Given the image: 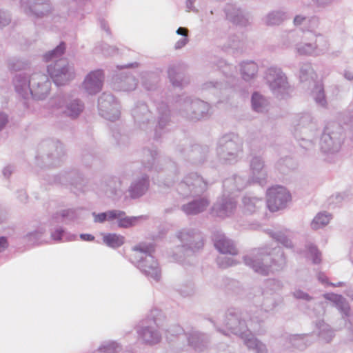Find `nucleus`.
Returning <instances> with one entry per match:
<instances>
[{"mask_svg": "<svg viewBox=\"0 0 353 353\" xmlns=\"http://www.w3.org/2000/svg\"><path fill=\"white\" fill-rule=\"evenodd\" d=\"M263 319L248 311L236 307L228 309L223 323L231 333L239 336L248 349L255 353H268L266 345L259 341L254 333L258 332Z\"/></svg>", "mask_w": 353, "mask_h": 353, "instance_id": "1", "label": "nucleus"}, {"mask_svg": "<svg viewBox=\"0 0 353 353\" xmlns=\"http://www.w3.org/2000/svg\"><path fill=\"white\" fill-rule=\"evenodd\" d=\"M243 261L255 272L263 276L281 271L287 264L284 252L280 247L254 249L243 256Z\"/></svg>", "mask_w": 353, "mask_h": 353, "instance_id": "2", "label": "nucleus"}, {"mask_svg": "<svg viewBox=\"0 0 353 353\" xmlns=\"http://www.w3.org/2000/svg\"><path fill=\"white\" fill-rule=\"evenodd\" d=\"M13 85L16 92L25 101L30 98L43 100L50 89L51 83L48 75L42 72H35L31 76L26 73L17 74L13 79ZM24 106L28 107L24 101Z\"/></svg>", "mask_w": 353, "mask_h": 353, "instance_id": "3", "label": "nucleus"}, {"mask_svg": "<svg viewBox=\"0 0 353 353\" xmlns=\"http://www.w3.org/2000/svg\"><path fill=\"white\" fill-rule=\"evenodd\" d=\"M130 259L137 268L148 279L158 282L161 276L159 263L154 259L153 243H141L132 248Z\"/></svg>", "mask_w": 353, "mask_h": 353, "instance_id": "4", "label": "nucleus"}, {"mask_svg": "<svg viewBox=\"0 0 353 353\" xmlns=\"http://www.w3.org/2000/svg\"><path fill=\"white\" fill-rule=\"evenodd\" d=\"M181 244L173 251V258L182 262L185 258L192 256L203 250L204 246L203 234L196 229H183L176 235Z\"/></svg>", "mask_w": 353, "mask_h": 353, "instance_id": "5", "label": "nucleus"}, {"mask_svg": "<svg viewBox=\"0 0 353 353\" xmlns=\"http://www.w3.org/2000/svg\"><path fill=\"white\" fill-rule=\"evenodd\" d=\"M243 140L238 134L229 133L218 141L216 154L219 159L226 163H236L243 152Z\"/></svg>", "mask_w": 353, "mask_h": 353, "instance_id": "6", "label": "nucleus"}, {"mask_svg": "<svg viewBox=\"0 0 353 353\" xmlns=\"http://www.w3.org/2000/svg\"><path fill=\"white\" fill-rule=\"evenodd\" d=\"M65 154L64 146L59 141L46 140L39 146L36 159L41 167L57 166Z\"/></svg>", "mask_w": 353, "mask_h": 353, "instance_id": "7", "label": "nucleus"}, {"mask_svg": "<svg viewBox=\"0 0 353 353\" xmlns=\"http://www.w3.org/2000/svg\"><path fill=\"white\" fill-rule=\"evenodd\" d=\"M209 184L204 178L197 172L186 174L177 184L176 191L183 198L208 195L206 192Z\"/></svg>", "mask_w": 353, "mask_h": 353, "instance_id": "8", "label": "nucleus"}, {"mask_svg": "<svg viewBox=\"0 0 353 353\" xmlns=\"http://www.w3.org/2000/svg\"><path fill=\"white\" fill-rule=\"evenodd\" d=\"M343 141L341 128L336 123H327L320 138V150L325 154H334L339 151Z\"/></svg>", "mask_w": 353, "mask_h": 353, "instance_id": "9", "label": "nucleus"}, {"mask_svg": "<svg viewBox=\"0 0 353 353\" xmlns=\"http://www.w3.org/2000/svg\"><path fill=\"white\" fill-rule=\"evenodd\" d=\"M297 52L301 55L319 56L328 49L327 39L321 34L308 32L303 37V41L296 45Z\"/></svg>", "mask_w": 353, "mask_h": 353, "instance_id": "10", "label": "nucleus"}, {"mask_svg": "<svg viewBox=\"0 0 353 353\" xmlns=\"http://www.w3.org/2000/svg\"><path fill=\"white\" fill-rule=\"evenodd\" d=\"M265 79L276 97L283 99L288 95L290 85L281 68L276 66L268 68L265 73Z\"/></svg>", "mask_w": 353, "mask_h": 353, "instance_id": "11", "label": "nucleus"}, {"mask_svg": "<svg viewBox=\"0 0 353 353\" xmlns=\"http://www.w3.org/2000/svg\"><path fill=\"white\" fill-rule=\"evenodd\" d=\"M52 105L71 119H77L85 109L82 100L68 94H58L52 99Z\"/></svg>", "mask_w": 353, "mask_h": 353, "instance_id": "12", "label": "nucleus"}, {"mask_svg": "<svg viewBox=\"0 0 353 353\" xmlns=\"http://www.w3.org/2000/svg\"><path fill=\"white\" fill-rule=\"evenodd\" d=\"M47 71L54 83L59 86L65 85L75 77L74 66L66 59H59L50 64Z\"/></svg>", "mask_w": 353, "mask_h": 353, "instance_id": "13", "label": "nucleus"}, {"mask_svg": "<svg viewBox=\"0 0 353 353\" xmlns=\"http://www.w3.org/2000/svg\"><path fill=\"white\" fill-rule=\"evenodd\" d=\"M176 151L191 163L201 165L206 161L210 150L208 145H190L188 140H184L177 145Z\"/></svg>", "mask_w": 353, "mask_h": 353, "instance_id": "14", "label": "nucleus"}, {"mask_svg": "<svg viewBox=\"0 0 353 353\" xmlns=\"http://www.w3.org/2000/svg\"><path fill=\"white\" fill-rule=\"evenodd\" d=\"M161 314V312L154 309L151 310L150 314L148 316L149 320L152 321V323L148 325H143L137 330L139 339L142 341L150 345L157 344L161 339V335L157 330V327H159V319L157 316Z\"/></svg>", "mask_w": 353, "mask_h": 353, "instance_id": "15", "label": "nucleus"}, {"mask_svg": "<svg viewBox=\"0 0 353 353\" xmlns=\"http://www.w3.org/2000/svg\"><path fill=\"white\" fill-rule=\"evenodd\" d=\"M99 114L105 119L117 120L120 117V105L112 93L103 92L98 99Z\"/></svg>", "mask_w": 353, "mask_h": 353, "instance_id": "16", "label": "nucleus"}, {"mask_svg": "<svg viewBox=\"0 0 353 353\" xmlns=\"http://www.w3.org/2000/svg\"><path fill=\"white\" fill-rule=\"evenodd\" d=\"M290 199V192L283 186L276 185L267 191V206L272 212L285 208Z\"/></svg>", "mask_w": 353, "mask_h": 353, "instance_id": "17", "label": "nucleus"}, {"mask_svg": "<svg viewBox=\"0 0 353 353\" xmlns=\"http://www.w3.org/2000/svg\"><path fill=\"white\" fill-rule=\"evenodd\" d=\"M318 130L316 120L310 113H303L298 116L294 126V136L299 139L301 136L308 138H314Z\"/></svg>", "mask_w": 353, "mask_h": 353, "instance_id": "18", "label": "nucleus"}, {"mask_svg": "<svg viewBox=\"0 0 353 353\" xmlns=\"http://www.w3.org/2000/svg\"><path fill=\"white\" fill-rule=\"evenodd\" d=\"M21 5L26 15L35 18L45 17L52 12L50 0H21Z\"/></svg>", "mask_w": 353, "mask_h": 353, "instance_id": "19", "label": "nucleus"}, {"mask_svg": "<svg viewBox=\"0 0 353 353\" xmlns=\"http://www.w3.org/2000/svg\"><path fill=\"white\" fill-rule=\"evenodd\" d=\"M250 179L254 183L263 185L266 183L268 170L264 158L262 155L254 152L250 154Z\"/></svg>", "mask_w": 353, "mask_h": 353, "instance_id": "20", "label": "nucleus"}, {"mask_svg": "<svg viewBox=\"0 0 353 353\" xmlns=\"http://www.w3.org/2000/svg\"><path fill=\"white\" fill-rule=\"evenodd\" d=\"M236 208V201L232 195L223 192L221 197L219 198L214 203L211 214L221 219L231 216Z\"/></svg>", "mask_w": 353, "mask_h": 353, "instance_id": "21", "label": "nucleus"}, {"mask_svg": "<svg viewBox=\"0 0 353 353\" xmlns=\"http://www.w3.org/2000/svg\"><path fill=\"white\" fill-rule=\"evenodd\" d=\"M168 75L174 87L183 88L190 83V78L186 75V66L183 63L170 65L168 69Z\"/></svg>", "mask_w": 353, "mask_h": 353, "instance_id": "22", "label": "nucleus"}, {"mask_svg": "<svg viewBox=\"0 0 353 353\" xmlns=\"http://www.w3.org/2000/svg\"><path fill=\"white\" fill-rule=\"evenodd\" d=\"M185 105L192 109V112H184L186 119L190 121H197L210 116V104L204 101L194 98L193 103L188 101Z\"/></svg>", "mask_w": 353, "mask_h": 353, "instance_id": "23", "label": "nucleus"}, {"mask_svg": "<svg viewBox=\"0 0 353 353\" xmlns=\"http://www.w3.org/2000/svg\"><path fill=\"white\" fill-rule=\"evenodd\" d=\"M226 18L232 23L241 27L250 24V15L248 12L236 7L234 4L228 3L224 8Z\"/></svg>", "mask_w": 353, "mask_h": 353, "instance_id": "24", "label": "nucleus"}, {"mask_svg": "<svg viewBox=\"0 0 353 353\" xmlns=\"http://www.w3.org/2000/svg\"><path fill=\"white\" fill-rule=\"evenodd\" d=\"M150 187L149 176L146 174H141L134 178L128 187L129 196L132 199L143 196L148 192Z\"/></svg>", "mask_w": 353, "mask_h": 353, "instance_id": "25", "label": "nucleus"}, {"mask_svg": "<svg viewBox=\"0 0 353 353\" xmlns=\"http://www.w3.org/2000/svg\"><path fill=\"white\" fill-rule=\"evenodd\" d=\"M103 83V72L101 70H97L90 72L86 76L83 83V88L88 94L93 95L101 90Z\"/></svg>", "mask_w": 353, "mask_h": 353, "instance_id": "26", "label": "nucleus"}, {"mask_svg": "<svg viewBox=\"0 0 353 353\" xmlns=\"http://www.w3.org/2000/svg\"><path fill=\"white\" fill-rule=\"evenodd\" d=\"M212 240L215 248L220 253L230 254L232 256L238 254V250L236 245L232 240L227 238L221 232H214L212 234Z\"/></svg>", "mask_w": 353, "mask_h": 353, "instance_id": "27", "label": "nucleus"}, {"mask_svg": "<svg viewBox=\"0 0 353 353\" xmlns=\"http://www.w3.org/2000/svg\"><path fill=\"white\" fill-rule=\"evenodd\" d=\"M193 199L181 206V210L187 215H196L204 212L210 203L208 195L191 196Z\"/></svg>", "mask_w": 353, "mask_h": 353, "instance_id": "28", "label": "nucleus"}, {"mask_svg": "<svg viewBox=\"0 0 353 353\" xmlns=\"http://www.w3.org/2000/svg\"><path fill=\"white\" fill-rule=\"evenodd\" d=\"M132 116L134 122L141 128L153 121L152 113L148 105L142 101L137 102L132 110Z\"/></svg>", "mask_w": 353, "mask_h": 353, "instance_id": "29", "label": "nucleus"}, {"mask_svg": "<svg viewBox=\"0 0 353 353\" xmlns=\"http://www.w3.org/2000/svg\"><path fill=\"white\" fill-rule=\"evenodd\" d=\"M137 85V79L130 73L121 72L113 77V88L115 90L129 92L134 90Z\"/></svg>", "mask_w": 353, "mask_h": 353, "instance_id": "30", "label": "nucleus"}, {"mask_svg": "<svg viewBox=\"0 0 353 353\" xmlns=\"http://www.w3.org/2000/svg\"><path fill=\"white\" fill-rule=\"evenodd\" d=\"M83 175L75 169L63 171L54 176V182L61 185L77 186L83 182Z\"/></svg>", "mask_w": 353, "mask_h": 353, "instance_id": "31", "label": "nucleus"}, {"mask_svg": "<svg viewBox=\"0 0 353 353\" xmlns=\"http://www.w3.org/2000/svg\"><path fill=\"white\" fill-rule=\"evenodd\" d=\"M188 344L196 351H203L210 343V337L197 330H192L186 334Z\"/></svg>", "mask_w": 353, "mask_h": 353, "instance_id": "32", "label": "nucleus"}, {"mask_svg": "<svg viewBox=\"0 0 353 353\" xmlns=\"http://www.w3.org/2000/svg\"><path fill=\"white\" fill-rule=\"evenodd\" d=\"M222 50L233 54L242 53L245 48V41L242 36L233 34L221 46Z\"/></svg>", "mask_w": 353, "mask_h": 353, "instance_id": "33", "label": "nucleus"}, {"mask_svg": "<svg viewBox=\"0 0 353 353\" xmlns=\"http://www.w3.org/2000/svg\"><path fill=\"white\" fill-rule=\"evenodd\" d=\"M121 182L117 177L110 176L105 179L101 188L105 194L111 199H115L121 195Z\"/></svg>", "mask_w": 353, "mask_h": 353, "instance_id": "34", "label": "nucleus"}, {"mask_svg": "<svg viewBox=\"0 0 353 353\" xmlns=\"http://www.w3.org/2000/svg\"><path fill=\"white\" fill-rule=\"evenodd\" d=\"M158 123L155 129V139H159L161 136L159 130H163L170 123V112L167 103L161 102L157 107Z\"/></svg>", "mask_w": 353, "mask_h": 353, "instance_id": "35", "label": "nucleus"}, {"mask_svg": "<svg viewBox=\"0 0 353 353\" xmlns=\"http://www.w3.org/2000/svg\"><path fill=\"white\" fill-rule=\"evenodd\" d=\"M242 203L245 212L249 214L256 212L264 205L261 198L252 194H245L242 199Z\"/></svg>", "mask_w": 353, "mask_h": 353, "instance_id": "36", "label": "nucleus"}, {"mask_svg": "<svg viewBox=\"0 0 353 353\" xmlns=\"http://www.w3.org/2000/svg\"><path fill=\"white\" fill-rule=\"evenodd\" d=\"M246 185V181L238 175L225 179L223 182V188L225 193L232 195L235 192L241 191Z\"/></svg>", "mask_w": 353, "mask_h": 353, "instance_id": "37", "label": "nucleus"}, {"mask_svg": "<svg viewBox=\"0 0 353 353\" xmlns=\"http://www.w3.org/2000/svg\"><path fill=\"white\" fill-rule=\"evenodd\" d=\"M290 18V14L282 10H273L268 13L263 21L268 26H279L283 21Z\"/></svg>", "mask_w": 353, "mask_h": 353, "instance_id": "38", "label": "nucleus"}, {"mask_svg": "<svg viewBox=\"0 0 353 353\" xmlns=\"http://www.w3.org/2000/svg\"><path fill=\"white\" fill-rule=\"evenodd\" d=\"M114 215V221L117 220V225L121 228L132 227L139 220L143 219V216H128L124 211L120 210H116Z\"/></svg>", "mask_w": 353, "mask_h": 353, "instance_id": "39", "label": "nucleus"}, {"mask_svg": "<svg viewBox=\"0 0 353 353\" xmlns=\"http://www.w3.org/2000/svg\"><path fill=\"white\" fill-rule=\"evenodd\" d=\"M298 168L297 161L291 157H285L279 159L276 164L275 168L281 174H286Z\"/></svg>", "mask_w": 353, "mask_h": 353, "instance_id": "40", "label": "nucleus"}, {"mask_svg": "<svg viewBox=\"0 0 353 353\" xmlns=\"http://www.w3.org/2000/svg\"><path fill=\"white\" fill-rule=\"evenodd\" d=\"M240 71L242 78L249 81L254 79L258 72L257 64L252 61H243L240 65Z\"/></svg>", "mask_w": 353, "mask_h": 353, "instance_id": "41", "label": "nucleus"}, {"mask_svg": "<svg viewBox=\"0 0 353 353\" xmlns=\"http://www.w3.org/2000/svg\"><path fill=\"white\" fill-rule=\"evenodd\" d=\"M307 334H292L286 337L288 347H294L299 350H305L310 343L306 338Z\"/></svg>", "mask_w": 353, "mask_h": 353, "instance_id": "42", "label": "nucleus"}, {"mask_svg": "<svg viewBox=\"0 0 353 353\" xmlns=\"http://www.w3.org/2000/svg\"><path fill=\"white\" fill-rule=\"evenodd\" d=\"M158 152L154 146L152 148H144L142 150V163L148 168L153 169L157 159Z\"/></svg>", "mask_w": 353, "mask_h": 353, "instance_id": "43", "label": "nucleus"}, {"mask_svg": "<svg viewBox=\"0 0 353 353\" xmlns=\"http://www.w3.org/2000/svg\"><path fill=\"white\" fill-rule=\"evenodd\" d=\"M251 104L254 111L263 113L268 110L269 102L264 96L258 92H254L252 94Z\"/></svg>", "mask_w": 353, "mask_h": 353, "instance_id": "44", "label": "nucleus"}, {"mask_svg": "<svg viewBox=\"0 0 353 353\" xmlns=\"http://www.w3.org/2000/svg\"><path fill=\"white\" fill-rule=\"evenodd\" d=\"M227 88V85L220 81L210 80L203 83L201 85V90L203 92H209L212 94L217 95L221 90Z\"/></svg>", "mask_w": 353, "mask_h": 353, "instance_id": "45", "label": "nucleus"}, {"mask_svg": "<svg viewBox=\"0 0 353 353\" xmlns=\"http://www.w3.org/2000/svg\"><path fill=\"white\" fill-rule=\"evenodd\" d=\"M141 82L147 90H154L157 87L159 77L154 72H144L141 76Z\"/></svg>", "mask_w": 353, "mask_h": 353, "instance_id": "46", "label": "nucleus"}, {"mask_svg": "<svg viewBox=\"0 0 353 353\" xmlns=\"http://www.w3.org/2000/svg\"><path fill=\"white\" fill-rule=\"evenodd\" d=\"M124 236L115 233H108L103 235V241L108 247L117 248L124 243Z\"/></svg>", "mask_w": 353, "mask_h": 353, "instance_id": "47", "label": "nucleus"}, {"mask_svg": "<svg viewBox=\"0 0 353 353\" xmlns=\"http://www.w3.org/2000/svg\"><path fill=\"white\" fill-rule=\"evenodd\" d=\"M312 94L316 103L322 108H326L327 103L325 98L324 88L322 84L316 83L312 92Z\"/></svg>", "mask_w": 353, "mask_h": 353, "instance_id": "48", "label": "nucleus"}, {"mask_svg": "<svg viewBox=\"0 0 353 353\" xmlns=\"http://www.w3.org/2000/svg\"><path fill=\"white\" fill-rule=\"evenodd\" d=\"M276 294L269 293L268 291L263 293V301L261 305L262 309L265 312L273 310L278 305Z\"/></svg>", "mask_w": 353, "mask_h": 353, "instance_id": "49", "label": "nucleus"}, {"mask_svg": "<svg viewBox=\"0 0 353 353\" xmlns=\"http://www.w3.org/2000/svg\"><path fill=\"white\" fill-rule=\"evenodd\" d=\"M188 101H190L192 103L194 102V98L181 95L179 96L176 101V108L179 112V114L182 117L186 119V116L185 115V112H192V109L190 106H187L186 103Z\"/></svg>", "mask_w": 353, "mask_h": 353, "instance_id": "50", "label": "nucleus"}, {"mask_svg": "<svg viewBox=\"0 0 353 353\" xmlns=\"http://www.w3.org/2000/svg\"><path fill=\"white\" fill-rule=\"evenodd\" d=\"M50 236L54 241H61L65 239L66 241H73L76 239V235L67 234L63 228L59 226L54 229L50 230Z\"/></svg>", "mask_w": 353, "mask_h": 353, "instance_id": "51", "label": "nucleus"}, {"mask_svg": "<svg viewBox=\"0 0 353 353\" xmlns=\"http://www.w3.org/2000/svg\"><path fill=\"white\" fill-rule=\"evenodd\" d=\"M66 44L61 41L56 48L47 52L43 57V60L46 62L50 61H57V58L61 57L65 52Z\"/></svg>", "mask_w": 353, "mask_h": 353, "instance_id": "52", "label": "nucleus"}, {"mask_svg": "<svg viewBox=\"0 0 353 353\" xmlns=\"http://www.w3.org/2000/svg\"><path fill=\"white\" fill-rule=\"evenodd\" d=\"M319 329V336L325 342H330L334 336V330L323 321H319L316 324Z\"/></svg>", "mask_w": 353, "mask_h": 353, "instance_id": "53", "label": "nucleus"}, {"mask_svg": "<svg viewBox=\"0 0 353 353\" xmlns=\"http://www.w3.org/2000/svg\"><path fill=\"white\" fill-rule=\"evenodd\" d=\"M316 77L315 72L310 63H303L300 65L299 79L301 81H307L314 79Z\"/></svg>", "mask_w": 353, "mask_h": 353, "instance_id": "54", "label": "nucleus"}, {"mask_svg": "<svg viewBox=\"0 0 353 353\" xmlns=\"http://www.w3.org/2000/svg\"><path fill=\"white\" fill-rule=\"evenodd\" d=\"M332 219V215L326 212H319L314 218L311 223V227L314 230H318L319 228L326 225Z\"/></svg>", "mask_w": 353, "mask_h": 353, "instance_id": "55", "label": "nucleus"}, {"mask_svg": "<svg viewBox=\"0 0 353 353\" xmlns=\"http://www.w3.org/2000/svg\"><path fill=\"white\" fill-rule=\"evenodd\" d=\"M81 210V208H79L63 210L60 212L56 213L54 215L53 219H58L59 215L62 218L63 221H74L79 217Z\"/></svg>", "mask_w": 353, "mask_h": 353, "instance_id": "56", "label": "nucleus"}, {"mask_svg": "<svg viewBox=\"0 0 353 353\" xmlns=\"http://www.w3.org/2000/svg\"><path fill=\"white\" fill-rule=\"evenodd\" d=\"M122 347L117 341H104L98 348L100 353H122Z\"/></svg>", "mask_w": 353, "mask_h": 353, "instance_id": "57", "label": "nucleus"}, {"mask_svg": "<svg viewBox=\"0 0 353 353\" xmlns=\"http://www.w3.org/2000/svg\"><path fill=\"white\" fill-rule=\"evenodd\" d=\"M46 232L43 228H39L33 232H28L24 238L31 245H38L42 243V237Z\"/></svg>", "mask_w": 353, "mask_h": 353, "instance_id": "58", "label": "nucleus"}, {"mask_svg": "<svg viewBox=\"0 0 353 353\" xmlns=\"http://www.w3.org/2000/svg\"><path fill=\"white\" fill-rule=\"evenodd\" d=\"M115 210H110L101 213H97L95 212H93L92 213V215L94 217V222L103 223L106 221H114V217H115Z\"/></svg>", "mask_w": 353, "mask_h": 353, "instance_id": "59", "label": "nucleus"}, {"mask_svg": "<svg viewBox=\"0 0 353 353\" xmlns=\"http://www.w3.org/2000/svg\"><path fill=\"white\" fill-rule=\"evenodd\" d=\"M270 234L272 237V239H274L277 242L281 243L285 248H292L293 244L292 241L283 232H271Z\"/></svg>", "mask_w": 353, "mask_h": 353, "instance_id": "60", "label": "nucleus"}, {"mask_svg": "<svg viewBox=\"0 0 353 353\" xmlns=\"http://www.w3.org/2000/svg\"><path fill=\"white\" fill-rule=\"evenodd\" d=\"M318 21H319V19L316 17H308L303 16L301 14H299V15H296L294 18L293 23L296 26H301L303 24H306V23H310L311 28H314L315 26H317Z\"/></svg>", "mask_w": 353, "mask_h": 353, "instance_id": "61", "label": "nucleus"}, {"mask_svg": "<svg viewBox=\"0 0 353 353\" xmlns=\"http://www.w3.org/2000/svg\"><path fill=\"white\" fill-rule=\"evenodd\" d=\"M305 248L308 252V256L312 260L313 263H320L321 261V253L316 246L312 243H307Z\"/></svg>", "mask_w": 353, "mask_h": 353, "instance_id": "62", "label": "nucleus"}, {"mask_svg": "<svg viewBox=\"0 0 353 353\" xmlns=\"http://www.w3.org/2000/svg\"><path fill=\"white\" fill-rule=\"evenodd\" d=\"M95 159V152L92 148H83L81 153V161L85 166H90Z\"/></svg>", "mask_w": 353, "mask_h": 353, "instance_id": "63", "label": "nucleus"}, {"mask_svg": "<svg viewBox=\"0 0 353 353\" xmlns=\"http://www.w3.org/2000/svg\"><path fill=\"white\" fill-rule=\"evenodd\" d=\"M350 194L347 192L336 193L328 199V205L332 208L339 206L343 201L347 200Z\"/></svg>", "mask_w": 353, "mask_h": 353, "instance_id": "64", "label": "nucleus"}]
</instances>
